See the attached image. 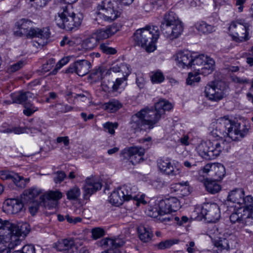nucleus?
Masks as SVG:
<instances>
[{
	"mask_svg": "<svg viewBox=\"0 0 253 253\" xmlns=\"http://www.w3.org/2000/svg\"><path fill=\"white\" fill-rule=\"evenodd\" d=\"M172 107V104L169 101L160 100L155 104L154 110L146 108L133 115L130 122L131 127L135 131L151 129L165 111L170 110Z\"/></svg>",
	"mask_w": 253,
	"mask_h": 253,
	"instance_id": "nucleus-1",
	"label": "nucleus"
},
{
	"mask_svg": "<svg viewBox=\"0 0 253 253\" xmlns=\"http://www.w3.org/2000/svg\"><path fill=\"white\" fill-rule=\"evenodd\" d=\"M211 126L213 136L228 138L233 141L240 140L248 131L245 123H236L227 116L217 119Z\"/></svg>",
	"mask_w": 253,
	"mask_h": 253,
	"instance_id": "nucleus-2",
	"label": "nucleus"
},
{
	"mask_svg": "<svg viewBox=\"0 0 253 253\" xmlns=\"http://www.w3.org/2000/svg\"><path fill=\"white\" fill-rule=\"evenodd\" d=\"M0 237L2 245L8 249L7 253H10V250L14 249L21 242V237L24 238L30 231L29 225L27 223H19L17 225L8 221L3 222L0 219Z\"/></svg>",
	"mask_w": 253,
	"mask_h": 253,
	"instance_id": "nucleus-3",
	"label": "nucleus"
},
{
	"mask_svg": "<svg viewBox=\"0 0 253 253\" xmlns=\"http://www.w3.org/2000/svg\"><path fill=\"white\" fill-rule=\"evenodd\" d=\"M160 32L156 26L147 27L137 30L132 37L135 45L144 47L147 52L156 49L155 42L159 38Z\"/></svg>",
	"mask_w": 253,
	"mask_h": 253,
	"instance_id": "nucleus-4",
	"label": "nucleus"
},
{
	"mask_svg": "<svg viewBox=\"0 0 253 253\" xmlns=\"http://www.w3.org/2000/svg\"><path fill=\"white\" fill-rule=\"evenodd\" d=\"M161 29L166 38L173 40L181 35L184 26L175 13L169 11L164 16L161 21Z\"/></svg>",
	"mask_w": 253,
	"mask_h": 253,
	"instance_id": "nucleus-5",
	"label": "nucleus"
},
{
	"mask_svg": "<svg viewBox=\"0 0 253 253\" xmlns=\"http://www.w3.org/2000/svg\"><path fill=\"white\" fill-rule=\"evenodd\" d=\"M230 220L232 223H237L240 229H243L247 233H252V231L246 228L253 224V218L251 211L239 207L230 215Z\"/></svg>",
	"mask_w": 253,
	"mask_h": 253,
	"instance_id": "nucleus-6",
	"label": "nucleus"
},
{
	"mask_svg": "<svg viewBox=\"0 0 253 253\" xmlns=\"http://www.w3.org/2000/svg\"><path fill=\"white\" fill-rule=\"evenodd\" d=\"M215 62L213 59L204 54L198 56L192 55V63L191 68H193L200 74L207 76L211 74L214 69Z\"/></svg>",
	"mask_w": 253,
	"mask_h": 253,
	"instance_id": "nucleus-7",
	"label": "nucleus"
},
{
	"mask_svg": "<svg viewBox=\"0 0 253 253\" xmlns=\"http://www.w3.org/2000/svg\"><path fill=\"white\" fill-rule=\"evenodd\" d=\"M228 89V86L223 82H212L205 87V93L210 100L217 101L226 95Z\"/></svg>",
	"mask_w": 253,
	"mask_h": 253,
	"instance_id": "nucleus-8",
	"label": "nucleus"
},
{
	"mask_svg": "<svg viewBox=\"0 0 253 253\" xmlns=\"http://www.w3.org/2000/svg\"><path fill=\"white\" fill-rule=\"evenodd\" d=\"M195 211L210 222H215L220 217L219 207L215 203H204L201 208H197Z\"/></svg>",
	"mask_w": 253,
	"mask_h": 253,
	"instance_id": "nucleus-9",
	"label": "nucleus"
},
{
	"mask_svg": "<svg viewBox=\"0 0 253 253\" xmlns=\"http://www.w3.org/2000/svg\"><path fill=\"white\" fill-rule=\"evenodd\" d=\"M229 31L233 40L236 42H243L249 39L250 25L248 23L243 24L233 22L229 27Z\"/></svg>",
	"mask_w": 253,
	"mask_h": 253,
	"instance_id": "nucleus-10",
	"label": "nucleus"
},
{
	"mask_svg": "<svg viewBox=\"0 0 253 253\" xmlns=\"http://www.w3.org/2000/svg\"><path fill=\"white\" fill-rule=\"evenodd\" d=\"M119 190L125 201L132 200L137 207H139L140 204L145 205L147 203L144 199V195H139L137 194L138 189L134 185L125 184L120 187Z\"/></svg>",
	"mask_w": 253,
	"mask_h": 253,
	"instance_id": "nucleus-11",
	"label": "nucleus"
},
{
	"mask_svg": "<svg viewBox=\"0 0 253 253\" xmlns=\"http://www.w3.org/2000/svg\"><path fill=\"white\" fill-rule=\"evenodd\" d=\"M157 165L160 172L167 175L176 176L181 172V167L172 163L169 158H160L157 160Z\"/></svg>",
	"mask_w": 253,
	"mask_h": 253,
	"instance_id": "nucleus-12",
	"label": "nucleus"
},
{
	"mask_svg": "<svg viewBox=\"0 0 253 253\" xmlns=\"http://www.w3.org/2000/svg\"><path fill=\"white\" fill-rule=\"evenodd\" d=\"M91 67L89 61L84 59L78 60L70 64L66 70V73H75L79 76H84L90 71Z\"/></svg>",
	"mask_w": 253,
	"mask_h": 253,
	"instance_id": "nucleus-13",
	"label": "nucleus"
},
{
	"mask_svg": "<svg viewBox=\"0 0 253 253\" xmlns=\"http://www.w3.org/2000/svg\"><path fill=\"white\" fill-rule=\"evenodd\" d=\"M33 25V22L30 20L22 18L15 23L14 34L15 36L27 37L30 29Z\"/></svg>",
	"mask_w": 253,
	"mask_h": 253,
	"instance_id": "nucleus-14",
	"label": "nucleus"
},
{
	"mask_svg": "<svg viewBox=\"0 0 253 253\" xmlns=\"http://www.w3.org/2000/svg\"><path fill=\"white\" fill-rule=\"evenodd\" d=\"M160 208L164 213L176 211L180 208V203L177 198L169 197L159 201Z\"/></svg>",
	"mask_w": 253,
	"mask_h": 253,
	"instance_id": "nucleus-15",
	"label": "nucleus"
},
{
	"mask_svg": "<svg viewBox=\"0 0 253 253\" xmlns=\"http://www.w3.org/2000/svg\"><path fill=\"white\" fill-rule=\"evenodd\" d=\"M102 184L100 180L94 177L87 178L84 186V196L87 199L92 194L101 189Z\"/></svg>",
	"mask_w": 253,
	"mask_h": 253,
	"instance_id": "nucleus-16",
	"label": "nucleus"
},
{
	"mask_svg": "<svg viewBox=\"0 0 253 253\" xmlns=\"http://www.w3.org/2000/svg\"><path fill=\"white\" fill-rule=\"evenodd\" d=\"M124 152L129 157V162L133 165H135L143 160V156L145 151L141 147L133 146L124 150Z\"/></svg>",
	"mask_w": 253,
	"mask_h": 253,
	"instance_id": "nucleus-17",
	"label": "nucleus"
},
{
	"mask_svg": "<svg viewBox=\"0 0 253 253\" xmlns=\"http://www.w3.org/2000/svg\"><path fill=\"white\" fill-rule=\"evenodd\" d=\"M50 32L48 27L39 28L32 27L27 37V38H38L42 40L38 42L39 45L43 46L47 43V40L49 37Z\"/></svg>",
	"mask_w": 253,
	"mask_h": 253,
	"instance_id": "nucleus-18",
	"label": "nucleus"
},
{
	"mask_svg": "<svg viewBox=\"0 0 253 253\" xmlns=\"http://www.w3.org/2000/svg\"><path fill=\"white\" fill-rule=\"evenodd\" d=\"M25 203H26L25 201L22 198L21 199L18 198L7 199L3 206L4 211L9 213H17L22 210Z\"/></svg>",
	"mask_w": 253,
	"mask_h": 253,
	"instance_id": "nucleus-19",
	"label": "nucleus"
},
{
	"mask_svg": "<svg viewBox=\"0 0 253 253\" xmlns=\"http://www.w3.org/2000/svg\"><path fill=\"white\" fill-rule=\"evenodd\" d=\"M177 66L181 68H189L192 63V54L188 50L180 51L174 56Z\"/></svg>",
	"mask_w": 253,
	"mask_h": 253,
	"instance_id": "nucleus-20",
	"label": "nucleus"
},
{
	"mask_svg": "<svg viewBox=\"0 0 253 253\" xmlns=\"http://www.w3.org/2000/svg\"><path fill=\"white\" fill-rule=\"evenodd\" d=\"M212 149L211 140L202 141L196 147L198 154L203 158L208 160L214 159Z\"/></svg>",
	"mask_w": 253,
	"mask_h": 253,
	"instance_id": "nucleus-21",
	"label": "nucleus"
},
{
	"mask_svg": "<svg viewBox=\"0 0 253 253\" xmlns=\"http://www.w3.org/2000/svg\"><path fill=\"white\" fill-rule=\"evenodd\" d=\"M212 149L214 154V159L222 153L228 152L230 148V144L225 138H219L211 141Z\"/></svg>",
	"mask_w": 253,
	"mask_h": 253,
	"instance_id": "nucleus-22",
	"label": "nucleus"
},
{
	"mask_svg": "<svg viewBox=\"0 0 253 253\" xmlns=\"http://www.w3.org/2000/svg\"><path fill=\"white\" fill-rule=\"evenodd\" d=\"M120 28V25H118L116 24H113L104 28L97 30L93 34V36H95L98 41L107 39L119 31Z\"/></svg>",
	"mask_w": 253,
	"mask_h": 253,
	"instance_id": "nucleus-23",
	"label": "nucleus"
},
{
	"mask_svg": "<svg viewBox=\"0 0 253 253\" xmlns=\"http://www.w3.org/2000/svg\"><path fill=\"white\" fill-rule=\"evenodd\" d=\"M66 9L71 8L72 14L67 15L68 23L67 24V31H72L74 29L79 27L83 19V15L82 13H75L74 9L71 5H67Z\"/></svg>",
	"mask_w": 253,
	"mask_h": 253,
	"instance_id": "nucleus-24",
	"label": "nucleus"
},
{
	"mask_svg": "<svg viewBox=\"0 0 253 253\" xmlns=\"http://www.w3.org/2000/svg\"><path fill=\"white\" fill-rule=\"evenodd\" d=\"M42 196L45 206L50 209L57 206L58 201L62 198V194L57 190L50 191L44 193Z\"/></svg>",
	"mask_w": 253,
	"mask_h": 253,
	"instance_id": "nucleus-25",
	"label": "nucleus"
},
{
	"mask_svg": "<svg viewBox=\"0 0 253 253\" xmlns=\"http://www.w3.org/2000/svg\"><path fill=\"white\" fill-rule=\"evenodd\" d=\"M121 12L114 9H109L108 10H105L104 12H97L96 13V17L94 19L100 24L101 20L107 22H112L116 20L120 16Z\"/></svg>",
	"mask_w": 253,
	"mask_h": 253,
	"instance_id": "nucleus-26",
	"label": "nucleus"
},
{
	"mask_svg": "<svg viewBox=\"0 0 253 253\" xmlns=\"http://www.w3.org/2000/svg\"><path fill=\"white\" fill-rule=\"evenodd\" d=\"M124 243V240L120 238L103 239L100 241V245L104 248H108L110 249L101 253H115L113 249L122 246Z\"/></svg>",
	"mask_w": 253,
	"mask_h": 253,
	"instance_id": "nucleus-27",
	"label": "nucleus"
},
{
	"mask_svg": "<svg viewBox=\"0 0 253 253\" xmlns=\"http://www.w3.org/2000/svg\"><path fill=\"white\" fill-rule=\"evenodd\" d=\"M0 178L2 180H11L14 184L19 188H22L24 186V181L17 173L6 170L0 171Z\"/></svg>",
	"mask_w": 253,
	"mask_h": 253,
	"instance_id": "nucleus-28",
	"label": "nucleus"
},
{
	"mask_svg": "<svg viewBox=\"0 0 253 253\" xmlns=\"http://www.w3.org/2000/svg\"><path fill=\"white\" fill-rule=\"evenodd\" d=\"M34 97V94L30 92H16L11 94V98L13 103L23 104L30 101V99Z\"/></svg>",
	"mask_w": 253,
	"mask_h": 253,
	"instance_id": "nucleus-29",
	"label": "nucleus"
},
{
	"mask_svg": "<svg viewBox=\"0 0 253 253\" xmlns=\"http://www.w3.org/2000/svg\"><path fill=\"white\" fill-rule=\"evenodd\" d=\"M71 8L66 9V6L63 7L62 11L58 13V16L55 18L56 25L61 29L67 30L68 23L67 15L72 14Z\"/></svg>",
	"mask_w": 253,
	"mask_h": 253,
	"instance_id": "nucleus-30",
	"label": "nucleus"
},
{
	"mask_svg": "<svg viewBox=\"0 0 253 253\" xmlns=\"http://www.w3.org/2000/svg\"><path fill=\"white\" fill-rule=\"evenodd\" d=\"M245 192L242 189H236L231 191L228 194V200L235 203L240 207L244 202Z\"/></svg>",
	"mask_w": 253,
	"mask_h": 253,
	"instance_id": "nucleus-31",
	"label": "nucleus"
},
{
	"mask_svg": "<svg viewBox=\"0 0 253 253\" xmlns=\"http://www.w3.org/2000/svg\"><path fill=\"white\" fill-rule=\"evenodd\" d=\"M137 231L139 237L143 242L147 243L151 240L153 234L149 227L140 226L138 227Z\"/></svg>",
	"mask_w": 253,
	"mask_h": 253,
	"instance_id": "nucleus-32",
	"label": "nucleus"
},
{
	"mask_svg": "<svg viewBox=\"0 0 253 253\" xmlns=\"http://www.w3.org/2000/svg\"><path fill=\"white\" fill-rule=\"evenodd\" d=\"M217 180H213L207 178L204 180V185L209 193L214 194L220 191L221 186L217 182Z\"/></svg>",
	"mask_w": 253,
	"mask_h": 253,
	"instance_id": "nucleus-33",
	"label": "nucleus"
},
{
	"mask_svg": "<svg viewBox=\"0 0 253 253\" xmlns=\"http://www.w3.org/2000/svg\"><path fill=\"white\" fill-rule=\"evenodd\" d=\"M74 245V240L72 238H68L58 241L54 247L58 251H64L72 249Z\"/></svg>",
	"mask_w": 253,
	"mask_h": 253,
	"instance_id": "nucleus-34",
	"label": "nucleus"
},
{
	"mask_svg": "<svg viewBox=\"0 0 253 253\" xmlns=\"http://www.w3.org/2000/svg\"><path fill=\"white\" fill-rule=\"evenodd\" d=\"M109 71H107L103 67H99L94 69L90 75V78L93 82L96 83L102 80L104 76L109 74Z\"/></svg>",
	"mask_w": 253,
	"mask_h": 253,
	"instance_id": "nucleus-35",
	"label": "nucleus"
},
{
	"mask_svg": "<svg viewBox=\"0 0 253 253\" xmlns=\"http://www.w3.org/2000/svg\"><path fill=\"white\" fill-rule=\"evenodd\" d=\"M41 193V190L36 188H31L26 190L21 196L22 199L26 202L30 201H36L35 199Z\"/></svg>",
	"mask_w": 253,
	"mask_h": 253,
	"instance_id": "nucleus-36",
	"label": "nucleus"
},
{
	"mask_svg": "<svg viewBox=\"0 0 253 253\" xmlns=\"http://www.w3.org/2000/svg\"><path fill=\"white\" fill-rule=\"evenodd\" d=\"M108 200L111 204L117 207L121 205L125 201L119 188L111 194Z\"/></svg>",
	"mask_w": 253,
	"mask_h": 253,
	"instance_id": "nucleus-37",
	"label": "nucleus"
},
{
	"mask_svg": "<svg viewBox=\"0 0 253 253\" xmlns=\"http://www.w3.org/2000/svg\"><path fill=\"white\" fill-rule=\"evenodd\" d=\"M225 168L223 165L218 163L214 164L211 175L214 176L216 180H221L225 176Z\"/></svg>",
	"mask_w": 253,
	"mask_h": 253,
	"instance_id": "nucleus-38",
	"label": "nucleus"
},
{
	"mask_svg": "<svg viewBox=\"0 0 253 253\" xmlns=\"http://www.w3.org/2000/svg\"><path fill=\"white\" fill-rule=\"evenodd\" d=\"M122 104L117 100L112 99L107 103L103 104V106L105 110L113 113L122 107Z\"/></svg>",
	"mask_w": 253,
	"mask_h": 253,
	"instance_id": "nucleus-39",
	"label": "nucleus"
},
{
	"mask_svg": "<svg viewBox=\"0 0 253 253\" xmlns=\"http://www.w3.org/2000/svg\"><path fill=\"white\" fill-rule=\"evenodd\" d=\"M146 213L150 217L157 218L160 215L165 214L160 208L159 201L154 206H149L146 210Z\"/></svg>",
	"mask_w": 253,
	"mask_h": 253,
	"instance_id": "nucleus-40",
	"label": "nucleus"
},
{
	"mask_svg": "<svg viewBox=\"0 0 253 253\" xmlns=\"http://www.w3.org/2000/svg\"><path fill=\"white\" fill-rule=\"evenodd\" d=\"M196 29L203 34H208L214 31L213 26L209 25L204 21L198 22L195 24Z\"/></svg>",
	"mask_w": 253,
	"mask_h": 253,
	"instance_id": "nucleus-41",
	"label": "nucleus"
},
{
	"mask_svg": "<svg viewBox=\"0 0 253 253\" xmlns=\"http://www.w3.org/2000/svg\"><path fill=\"white\" fill-rule=\"evenodd\" d=\"M98 42L95 36H94L93 35L91 37L83 41L82 46L86 50H91L97 45Z\"/></svg>",
	"mask_w": 253,
	"mask_h": 253,
	"instance_id": "nucleus-42",
	"label": "nucleus"
},
{
	"mask_svg": "<svg viewBox=\"0 0 253 253\" xmlns=\"http://www.w3.org/2000/svg\"><path fill=\"white\" fill-rule=\"evenodd\" d=\"M240 208L245 209L248 211H251V214L253 213V197L251 196H247L244 197L243 203H242Z\"/></svg>",
	"mask_w": 253,
	"mask_h": 253,
	"instance_id": "nucleus-43",
	"label": "nucleus"
},
{
	"mask_svg": "<svg viewBox=\"0 0 253 253\" xmlns=\"http://www.w3.org/2000/svg\"><path fill=\"white\" fill-rule=\"evenodd\" d=\"M179 240L170 239L161 242L157 245V247L160 250H165L170 248L172 246L178 244Z\"/></svg>",
	"mask_w": 253,
	"mask_h": 253,
	"instance_id": "nucleus-44",
	"label": "nucleus"
},
{
	"mask_svg": "<svg viewBox=\"0 0 253 253\" xmlns=\"http://www.w3.org/2000/svg\"><path fill=\"white\" fill-rule=\"evenodd\" d=\"M151 74V80L153 83L160 84L165 80L164 75L160 70L154 71Z\"/></svg>",
	"mask_w": 253,
	"mask_h": 253,
	"instance_id": "nucleus-45",
	"label": "nucleus"
},
{
	"mask_svg": "<svg viewBox=\"0 0 253 253\" xmlns=\"http://www.w3.org/2000/svg\"><path fill=\"white\" fill-rule=\"evenodd\" d=\"M125 80L126 78L125 77L122 78H118L116 79L115 82H111L109 83V84H107L106 85L108 89H110L113 91H116L120 88V86Z\"/></svg>",
	"mask_w": 253,
	"mask_h": 253,
	"instance_id": "nucleus-46",
	"label": "nucleus"
},
{
	"mask_svg": "<svg viewBox=\"0 0 253 253\" xmlns=\"http://www.w3.org/2000/svg\"><path fill=\"white\" fill-rule=\"evenodd\" d=\"M23 113L27 116H31L34 113L38 110V108L34 106L30 101L25 103Z\"/></svg>",
	"mask_w": 253,
	"mask_h": 253,
	"instance_id": "nucleus-47",
	"label": "nucleus"
},
{
	"mask_svg": "<svg viewBox=\"0 0 253 253\" xmlns=\"http://www.w3.org/2000/svg\"><path fill=\"white\" fill-rule=\"evenodd\" d=\"M80 189L77 187H74L70 189L67 192V199L69 200H76L80 196Z\"/></svg>",
	"mask_w": 253,
	"mask_h": 253,
	"instance_id": "nucleus-48",
	"label": "nucleus"
},
{
	"mask_svg": "<svg viewBox=\"0 0 253 253\" xmlns=\"http://www.w3.org/2000/svg\"><path fill=\"white\" fill-rule=\"evenodd\" d=\"M113 8H114L113 4L110 0H104L97 6L98 12H104L105 10H108L109 9Z\"/></svg>",
	"mask_w": 253,
	"mask_h": 253,
	"instance_id": "nucleus-49",
	"label": "nucleus"
},
{
	"mask_svg": "<svg viewBox=\"0 0 253 253\" xmlns=\"http://www.w3.org/2000/svg\"><path fill=\"white\" fill-rule=\"evenodd\" d=\"M201 78L199 76V73H189L188 74V78L186 80V83L189 85H194L195 83L200 82Z\"/></svg>",
	"mask_w": 253,
	"mask_h": 253,
	"instance_id": "nucleus-50",
	"label": "nucleus"
},
{
	"mask_svg": "<svg viewBox=\"0 0 253 253\" xmlns=\"http://www.w3.org/2000/svg\"><path fill=\"white\" fill-rule=\"evenodd\" d=\"M103 126L105 131L108 132L111 134H114L115 129L118 128V124L117 123H113L108 122L104 124Z\"/></svg>",
	"mask_w": 253,
	"mask_h": 253,
	"instance_id": "nucleus-51",
	"label": "nucleus"
},
{
	"mask_svg": "<svg viewBox=\"0 0 253 253\" xmlns=\"http://www.w3.org/2000/svg\"><path fill=\"white\" fill-rule=\"evenodd\" d=\"M100 49L106 54H115L117 50L113 47H110L108 43H102L99 46Z\"/></svg>",
	"mask_w": 253,
	"mask_h": 253,
	"instance_id": "nucleus-52",
	"label": "nucleus"
},
{
	"mask_svg": "<svg viewBox=\"0 0 253 253\" xmlns=\"http://www.w3.org/2000/svg\"><path fill=\"white\" fill-rule=\"evenodd\" d=\"M25 65V62L24 61H19L16 63H14L11 65H10L7 68V72L9 73H14L16 72L20 69L22 68L24 65Z\"/></svg>",
	"mask_w": 253,
	"mask_h": 253,
	"instance_id": "nucleus-53",
	"label": "nucleus"
},
{
	"mask_svg": "<svg viewBox=\"0 0 253 253\" xmlns=\"http://www.w3.org/2000/svg\"><path fill=\"white\" fill-rule=\"evenodd\" d=\"M56 110L61 113H67L73 110V107L68 104L57 103L55 105Z\"/></svg>",
	"mask_w": 253,
	"mask_h": 253,
	"instance_id": "nucleus-54",
	"label": "nucleus"
},
{
	"mask_svg": "<svg viewBox=\"0 0 253 253\" xmlns=\"http://www.w3.org/2000/svg\"><path fill=\"white\" fill-rule=\"evenodd\" d=\"M27 203H29V210L30 212L33 215H35L39 208V202L37 201H30Z\"/></svg>",
	"mask_w": 253,
	"mask_h": 253,
	"instance_id": "nucleus-55",
	"label": "nucleus"
},
{
	"mask_svg": "<svg viewBox=\"0 0 253 253\" xmlns=\"http://www.w3.org/2000/svg\"><path fill=\"white\" fill-rule=\"evenodd\" d=\"M26 129L25 128L21 127H12L11 128H7L2 130L4 133H12L15 134H20L25 132Z\"/></svg>",
	"mask_w": 253,
	"mask_h": 253,
	"instance_id": "nucleus-56",
	"label": "nucleus"
},
{
	"mask_svg": "<svg viewBox=\"0 0 253 253\" xmlns=\"http://www.w3.org/2000/svg\"><path fill=\"white\" fill-rule=\"evenodd\" d=\"M92 237L94 239H97L104 235V230L99 227L94 228L91 231Z\"/></svg>",
	"mask_w": 253,
	"mask_h": 253,
	"instance_id": "nucleus-57",
	"label": "nucleus"
},
{
	"mask_svg": "<svg viewBox=\"0 0 253 253\" xmlns=\"http://www.w3.org/2000/svg\"><path fill=\"white\" fill-rule=\"evenodd\" d=\"M66 177V174L63 171H57L54 173V181L56 183L62 182Z\"/></svg>",
	"mask_w": 253,
	"mask_h": 253,
	"instance_id": "nucleus-58",
	"label": "nucleus"
},
{
	"mask_svg": "<svg viewBox=\"0 0 253 253\" xmlns=\"http://www.w3.org/2000/svg\"><path fill=\"white\" fill-rule=\"evenodd\" d=\"M181 189H180V194L182 196H186L190 193V187L188 181L182 182Z\"/></svg>",
	"mask_w": 253,
	"mask_h": 253,
	"instance_id": "nucleus-59",
	"label": "nucleus"
},
{
	"mask_svg": "<svg viewBox=\"0 0 253 253\" xmlns=\"http://www.w3.org/2000/svg\"><path fill=\"white\" fill-rule=\"evenodd\" d=\"M70 61L69 57H65L62 58L59 62L56 64L55 69L52 71L53 74H55L57 71L62 68L63 66L67 64Z\"/></svg>",
	"mask_w": 253,
	"mask_h": 253,
	"instance_id": "nucleus-60",
	"label": "nucleus"
},
{
	"mask_svg": "<svg viewBox=\"0 0 253 253\" xmlns=\"http://www.w3.org/2000/svg\"><path fill=\"white\" fill-rule=\"evenodd\" d=\"M55 64V60L53 58L49 59L45 64L42 65V70L43 72L49 71Z\"/></svg>",
	"mask_w": 253,
	"mask_h": 253,
	"instance_id": "nucleus-61",
	"label": "nucleus"
},
{
	"mask_svg": "<svg viewBox=\"0 0 253 253\" xmlns=\"http://www.w3.org/2000/svg\"><path fill=\"white\" fill-rule=\"evenodd\" d=\"M120 72H122L124 76H127L130 73V69L129 65L125 63H121L120 66Z\"/></svg>",
	"mask_w": 253,
	"mask_h": 253,
	"instance_id": "nucleus-62",
	"label": "nucleus"
},
{
	"mask_svg": "<svg viewBox=\"0 0 253 253\" xmlns=\"http://www.w3.org/2000/svg\"><path fill=\"white\" fill-rule=\"evenodd\" d=\"M159 220L165 223L173 220V216L169 214V213L163 214L159 216Z\"/></svg>",
	"mask_w": 253,
	"mask_h": 253,
	"instance_id": "nucleus-63",
	"label": "nucleus"
},
{
	"mask_svg": "<svg viewBox=\"0 0 253 253\" xmlns=\"http://www.w3.org/2000/svg\"><path fill=\"white\" fill-rule=\"evenodd\" d=\"M22 253H35V249L33 245L24 246L21 250Z\"/></svg>",
	"mask_w": 253,
	"mask_h": 253,
	"instance_id": "nucleus-64",
	"label": "nucleus"
}]
</instances>
